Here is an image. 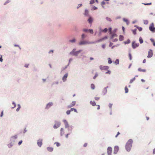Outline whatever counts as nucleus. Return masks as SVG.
Masks as SVG:
<instances>
[{
    "instance_id": "1",
    "label": "nucleus",
    "mask_w": 155,
    "mask_h": 155,
    "mask_svg": "<svg viewBox=\"0 0 155 155\" xmlns=\"http://www.w3.org/2000/svg\"><path fill=\"white\" fill-rule=\"evenodd\" d=\"M132 143L133 140L132 139L129 140L125 146V148L127 151H129L130 150Z\"/></svg>"
},
{
    "instance_id": "2",
    "label": "nucleus",
    "mask_w": 155,
    "mask_h": 155,
    "mask_svg": "<svg viewBox=\"0 0 155 155\" xmlns=\"http://www.w3.org/2000/svg\"><path fill=\"white\" fill-rule=\"evenodd\" d=\"M150 30L153 32H155V28L154 27V25L153 23H151L149 26Z\"/></svg>"
},
{
    "instance_id": "3",
    "label": "nucleus",
    "mask_w": 155,
    "mask_h": 155,
    "mask_svg": "<svg viewBox=\"0 0 155 155\" xmlns=\"http://www.w3.org/2000/svg\"><path fill=\"white\" fill-rule=\"evenodd\" d=\"M94 42H88L87 41H82L81 42H80L79 44L80 45H84V44H93L94 43Z\"/></svg>"
},
{
    "instance_id": "4",
    "label": "nucleus",
    "mask_w": 155,
    "mask_h": 155,
    "mask_svg": "<svg viewBox=\"0 0 155 155\" xmlns=\"http://www.w3.org/2000/svg\"><path fill=\"white\" fill-rule=\"evenodd\" d=\"M61 125V123L58 121H56L55 124L54 126L53 127L54 129H56L59 127Z\"/></svg>"
},
{
    "instance_id": "5",
    "label": "nucleus",
    "mask_w": 155,
    "mask_h": 155,
    "mask_svg": "<svg viewBox=\"0 0 155 155\" xmlns=\"http://www.w3.org/2000/svg\"><path fill=\"white\" fill-rule=\"evenodd\" d=\"M112 152V148L111 147H108L107 149V153L108 155H111Z\"/></svg>"
},
{
    "instance_id": "6",
    "label": "nucleus",
    "mask_w": 155,
    "mask_h": 155,
    "mask_svg": "<svg viewBox=\"0 0 155 155\" xmlns=\"http://www.w3.org/2000/svg\"><path fill=\"white\" fill-rule=\"evenodd\" d=\"M100 69L101 70H107L109 68V67L107 66H104L102 65H101L99 67Z\"/></svg>"
},
{
    "instance_id": "7",
    "label": "nucleus",
    "mask_w": 155,
    "mask_h": 155,
    "mask_svg": "<svg viewBox=\"0 0 155 155\" xmlns=\"http://www.w3.org/2000/svg\"><path fill=\"white\" fill-rule=\"evenodd\" d=\"M42 139H39L38 140L37 144L38 145L39 147H41L42 144Z\"/></svg>"
},
{
    "instance_id": "8",
    "label": "nucleus",
    "mask_w": 155,
    "mask_h": 155,
    "mask_svg": "<svg viewBox=\"0 0 155 155\" xmlns=\"http://www.w3.org/2000/svg\"><path fill=\"white\" fill-rule=\"evenodd\" d=\"M153 54V53L152 52V51L151 50H150L148 52V55L147 56V57L148 58H150L152 56Z\"/></svg>"
},
{
    "instance_id": "9",
    "label": "nucleus",
    "mask_w": 155,
    "mask_h": 155,
    "mask_svg": "<svg viewBox=\"0 0 155 155\" xmlns=\"http://www.w3.org/2000/svg\"><path fill=\"white\" fill-rule=\"evenodd\" d=\"M119 149V147L117 146H115L114 147V154H116L118 152Z\"/></svg>"
},
{
    "instance_id": "10",
    "label": "nucleus",
    "mask_w": 155,
    "mask_h": 155,
    "mask_svg": "<svg viewBox=\"0 0 155 155\" xmlns=\"http://www.w3.org/2000/svg\"><path fill=\"white\" fill-rule=\"evenodd\" d=\"M76 103V102L75 101H73L72 102V103L69 105H68L67 107L68 108H71L74 106Z\"/></svg>"
},
{
    "instance_id": "11",
    "label": "nucleus",
    "mask_w": 155,
    "mask_h": 155,
    "mask_svg": "<svg viewBox=\"0 0 155 155\" xmlns=\"http://www.w3.org/2000/svg\"><path fill=\"white\" fill-rule=\"evenodd\" d=\"M63 121L64 123L65 128H67L68 127H69V125L67 121L65 120H64Z\"/></svg>"
},
{
    "instance_id": "12",
    "label": "nucleus",
    "mask_w": 155,
    "mask_h": 155,
    "mask_svg": "<svg viewBox=\"0 0 155 155\" xmlns=\"http://www.w3.org/2000/svg\"><path fill=\"white\" fill-rule=\"evenodd\" d=\"M139 44H137L135 43V42H133L132 44V46L133 48H135L136 47H137L139 46Z\"/></svg>"
},
{
    "instance_id": "13",
    "label": "nucleus",
    "mask_w": 155,
    "mask_h": 155,
    "mask_svg": "<svg viewBox=\"0 0 155 155\" xmlns=\"http://www.w3.org/2000/svg\"><path fill=\"white\" fill-rule=\"evenodd\" d=\"M68 76V74H66L62 78V80L64 81H66L67 78Z\"/></svg>"
},
{
    "instance_id": "14",
    "label": "nucleus",
    "mask_w": 155,
    "mask_h": 155,
    "mask_svg": "<svg viewBox=\"0 0 155 155\" xmlns=\"http://www.w3.org/2000/svg\"><path fill=\"white\" fill-rule=\"evenodd\" d=\"M90 103L91 105H92L93 106H94L96 105V103L94 101H91L90 102Z\"/></svg>"
},
{
    "instance_id": "15",
    "label": "nucleus",
    "mask_w": 155,
    "mask_h": 155,
    "mask_svg": "<svg viewBox=\"0 0 155 155\" xmlns=\"http://www.w3.org/2000/svg\"><path fill=\"white\" fill-rule=\"evenodd\" d=\"M47 149L48 151L51 152L53 151V148L52 147H48L47 148Z\"/></svg>"
},
{
    "instance_id": "16",
    "label": "nucleus",
    "mask_w": 155,
    "mask_h": 155,
    "mask_svg": "<svg viewBox=\"0 0 155 155\" xmlns=\"http://www.w3.org/2000/svg\"><path fill=\"white\" fill-rule=\"evenodd\" d=\"M52 105H53V104L52 103H48L47 105L46 108H49L51 106H52Z\"/></svg>"
},
{
    "instance_id": "17",
    "label": "nucleus",
    "mask_w": 155,
    "mask_h": 155,
    "mask_svg": "<svg viewBox=\"0 0 155 155\" xmlns=\"http://www.w3.org/2000/svg\"><path fill=\"white\" fill-rule=\"evenodd\" d=\"M81 50H80L78 51H76V52H75L74 53V54L75 55H78V54L81 52Z\"/></svg>"
},
{
    "instance_id": "18",
    "label": "nucleus",
    "mask_w": 155,
    "mask_h": 155,
    "mask_svg": "<svg viewBox=\"0 0 155 155\" xmlns=\"http://www.w3.org/2000/svg\"><path fill=\"white\" fill-rule=\"evenodd\" d=\"M81 50H80L78 51H76V52H75L74 53V54L75 55H78V54L81 52Z\"/></svg>"
},
{
    "instance_id": "19",
    "label": "nucleus",
    "mask_w": 155,
    "mask_h": 155,
    "mask_svg": "<svg viewBox=\"0 0 155 155\" xmlns=\"http://www.w3.org/2000/svg\"><path fill=\"white\" fill-rule=\"evenodd\" d=\"M138 71L140 72H145L146 71L145 69H142L141 68H139L138 69Z\"/></svg>"
},
{
    "instance_id": "20",
    "label": "nucleus",
    "mask_w": 155,
    "mask_h": 155,
    "mask_svg": "<svg viewBox=\"0 0 155 155\" xmlns=\"http://www.w3.org/2000/svg\"><path fill=\"white\" fill-rule=\"evenodd\" d=\"M64 134V129L63 128H61V136L63 135Z\"/></svg>"
},
{
    "instance_id": "21",
    "label": "nucleus",
    "mask_w": 155,
    "mask_h": 155,
    "mask_svg": "<svg viewBox=\"0 0 155 155\" xmlns=\"http://www.w3.org/2000/svg\"><path fill=\"white\" fill-rule=\"evenodd\" d=\"M88 21L91 24L93 21V19L91 18L90 17L88 19Z\"/></svg>"
},
{
    "instance_id": "22",
    "label": "nucleus",
    "mask_w": 155,
    "mask_h": 155,
    "mask_svg": "<svg viewBox=\"0 0 155 155\" xmlns=\"http://www.w3.org/2000/svg\"><path fill=\"white\" fill-rule=\"evenodd\" d=\"M123 20L124 22H125L127 25L129 23V21H128V20L127 19L125 18H124L123 19Z\"/></svg>"
},
{
    "instance_id": "23",
    "label": "nucleus",
    "mask_w": 155,
    "mask_h": 155,
    "mask_svg": "<svg viewBox=\"0 0 155 155\" xmlns=\"http://www.w3.org/2000/svg\"><path fill=\"white\" fill-rule=\"evenodd\" d=\"M123 39H124V37L123 36L120 35L119 36V40H120V41H122L123 40Z\"/></svg>"
},
{
    "instance_id": "24",
    "label": "nucleus",
    "mask_w": 155,
    "mask_h": 155,
    "mask_svg": "<svg viewBox=\"0 0 155 155\" xmlns=\"http://www.w3.org/2000/svg\"><path fill=\"white\" fill-rule=\"evenodd\" d=\"M125 93H127L128 92V89L127 88V86H125Z\"/></svg>"
},
{
    "instance_id": "25",
    "label": "nucleus",
    "mask_w": 155,
    "mask_h": 155,
    "mask_svg": "<svg viewBox=\"0 0 155 155\" xmlns=\"http://www.w3.org/2000/svg\"><path fill=\"white\" fill-rule=\"evenodd\" d=\"M135 79H136L134 77L132 79H131L130 81V84L132 83L135 80Z\"/></svg>"
},
{
    "instance_id": "26",
    "label": "nucleus",
    "mask_w": 155,
    "mask_h": 155,
    "mask_svg": "<svg viewBox=\"0 0 155 155\" xmlns=\"http://www.w3.org/2000/svg\"><path fill=\"white\" fill-rule=\"evenodd\" d=\"M151 41L153 43V46H155V42L154 41V40L153 39L151 38L150 39Z\"/></svg>"
},
{
    "instance_id": "27",
    "label": "nucleus",
    "mask_w": 155,
    "mask_h": 155,
    "mask_svg": "<svg viewBox=\"0 0 155 155\" xmlns=\"http://www.w3.org/2000/svg\"><path fill=\"white\" fill-rule=\"evenodd\" d=\"M91 88L93 90L94 89L95 86L94 84H91Z\"/></svg>"
},
{
    "instance_id": "28",
    "label": "nucleus",
    "mask_w": 155,
    "mask_h": 155,
    "mask_svg": "<svg viewBox=\"0 0 155 155\" xmlns=\"http://www.w3.org/2000/svg\"><path fill=\"white\" fill-rule=\"evenodd\" d=\"M112 62L111 59L109 58L108 59V63L109 64H111Z\"/></svg>"
},
{
    "instance_id": "29",
    "label": "nucleus",
    "mask_w": 155,
    "mask_h": 155,
    "mask_svg": "<svg viewBox=\"0 0 155 155\" xmlns=\"http://www.w3.org/2000/svg\"><path fill=\"white\" fill-rule=\"evenodd\" d=\"M139 41H140V43H141V44L143 42V39H142V38L141 37L140 38Z\"/></svg>"
},
{
    "instance_id": "30",
    "label": "nucleus",
    "mask_w": 155,
    "mask_h": 155,
    "mask_svg": "<svg viewBox=\"0 0 155 155\" xmlns=\"http://www.w3.org/2000/svg\"><path fill=\"white\" fill-rule=\"evenodd\" d=\"M106 18L107 21H112L110 18H108V17H106Z\"/></svg>"
},
{
    "instance_id": "31",
    "label": "nucleus",
    "mask_w": 155,
    "mask_h": 155,
    "mask_svg": "<svg viewBox=\"0 0 155 155\" xmlns=\"http://www.w3.org/2000/svg\"><path fill=\"white\" fill-rule=\"evenodd\" d=\"M148 21L147 20H144L143 21V23L145 24H147L148 23Z\"/></svg>"
},
{
    "instance_id": "32",
    "label": "nucleus",
    "mask_w": 155,
    "mask_h": 155,
    "mask_svg": "<svg viewBox=\"0 0 155 155\" xmlns=\"http://www.w3.org/2000/svg\"><path fill=\"white\" fill-rule=\"evenodd\" d=\"M107 30L108 29H107V28H105L104 30H103L102 31L104 32H106L107 31Z\"/></svg>"
},
{
    "instance_id": "33",
    "label": "nucleus",
    "mask_w": 155,
    "mask_h": 155,
    "mask_svg": "<svg viewBox=\"0 0 155 155\" xmlns=\"http://www.w3.org/2000/svg\"><path fill=\"white\" fill-rule=\"evenodd\" d=\"M115 63L116 64H118L119 63V60L118 59H116L115 61Z\"/></svg>"
},
{
    "instance_id": "34",
    "label": "nucleus",
    "mask_w": 155,
    "mask_h": 155,
    "mask_svg": "<svg viewBox=\"0 0 155 155\" xmlns=\"http://www.w3.org/2000/svg\"><path fill=\"white\" fill-rule=\"evenodd\" d=\"M105 2L104 1H102L101 2V5H102V7L103 8H104V7L103 6V5H104L105 4Z\"/></svg>"
},
{
    "instance_id": "35",
    "label": "nucleus",
    "mask_w": 155,
    "mask_h": 155,
    "mask_svg": "<svg viewBox=\"0 0 155 155\" xmlns=\"http://www.w3.org/2000/svg\"><path fill=\"white\" fill-rule=\"evenodd\" d=\"M94 0H91V1L90 2V4H92L94 3Z\"/></svg>"
},
{
    "instance_id": "36",
    "label": "nucleus",
    "mask_w": 155,
    "mask_h": 155,
    "mask_svg": "<svg viewBox=\"0 0 155 155\" xmlns=\"http://www.w3.org/2000/svg\"><path fill=\"white\" fill-rule=\"evenodd\" d=\"M100 99V97H95L94 98V99L96 101H98Z\"/></svg>"
},
{
    "instance_id": "37",
    "label": "nucleus",
    "mask_w": 155,
    "mask_h": 155,
    "mask_svg": "<svg viewBox=\"0 0 155 155\" xmlns=\"http://www.w3.org/2000/svg\"><path fill=\"white\" fill-rule=\"evenodd\" d=\"M69 41L71 42H74L75 41V39L74 38L72 40H70Z\"/></svg>"
},
{
    "instance_id": "38",
    "label": "nucleus",
    "mask_w": 155,
    "mask_h": 155,
    "mask_svg": "<svg viewBox=\"0 0 155 155\" xmlns=\"http://www.w3.org/2000/svg\"><path fill=\"white\" fill-rule=\"evenodd\" d=\"M88 31L91 34L93 33V30L92 29H89Z\"/></svg>"
},
{
    "instance_id": "39",
    "label": "nucleus",
    "mask_w": 155,
    "mask_h": 155,
    "mask_svg": "<svg viewBox=\"0 0 155 155\" xmlns=\"http://www.w3.org/2000/svg\"><path fill=\"white\" fill-rule=\"evenodd\" d=\"M55 143L56 144V145L57 147H59L60 145V143L58 142H55Z\"/></svg>"
},
{
    "instance_id": "40",
    "label": "nucleus",
    "mask_w": 155,
    "mask_h": 155,
    "mask_svg": "<svg viewBox=\"0 0 155 155\" xmlns=\"http://www.w3.org/2000/svg\"><path fill=\"white\" fill-rule=\"evenodd\" d=\"M98 76V74L97 73H96L95 76L93 77V78L94 79H95Z\"/></svg>"
},
{
    "instance_id": "41",
    "label": "nucleus",
    "mask_w": 155,
    "mask_h": 155,
    "mask_svg": "<svg viewBox=\"0 0 155 155\" xmlns=\"http://www.w3.org/2000/svg\"><path fill=\"white\" fill-rule=\"evenodd\" d=\"M143 4L145 5H151L152 3L150 2V3H143Z\"/></svg>"
},
{
    "instance_id": "42",
    "label": "nucleus",
    "mask_w": 155,
    "mask_h": 155,
    "mask_svg": "<svg viewBox=\"0 0 155 155\" xmlns=\"http://www.w3.org/2000/svg\"><path fill=\"white\" fill-rule=\"evenodd\" d=\"M104 39V38H102V39H100L98 40L97 41V42H101V41H103Z\"/></svg>"
},
{
    "instance_id": "43",
    "label": "nucleus",
    "mask_w": 155,
    "mask_h": 155,
    "mask_svg": "<svg viewBox=\"0 0 155 155\" xmlns=\"http://www.w3.org/2000/svg\"><path fill=\"white\" fill-rule=\"evenodd\" d=\"M12 146V143H10V144L8 145V146L9 148H10Z\"/></svg>"
},
{
    "instance_id": "44",
    "label": "nucleus",
    "mask_w": 155,
    "mask_h": 155,
    "mask_svg": "<svg viewBox=\"0 0 155 155\" xmlns=\"http://www.w3.org/2000/svg\"><path fill=\"white\" fill-rule=\"evenodd\" d=\"M12 137V138H13V139H17V136L16 135H15V136H13Z\"/></svg>"
},
{
    "instance_id": "45",
    "label": "nucleus",
    "mask_w": 155,
    "mask_h": 155,
    "mask_svg": "<svg viewBox=\"0 0 155 155\" xmlns=\"http://www.w3.org/2000/svg\"><path fill=\"white\" fill-rule=\"evenodd\" d=\"M71 112V111L70 110H68L66 112V114L67 115H69L70 114Z\"/></svg>"
},
{
    "instance_id": "46",
    "label": "nucleus",
    "mask_w": 155,
    "mask_h": 155,
    "mask_svg": "<svg viewBox=\"0 0 155 155\" xmlns=\"http://www.w3.org/2000/svg\"><path fill=\"white\" fill-rule=\"evenodd\" d=\"M129 58H130V60H132V56H131V54L130 53L129 54Z\"/></svg>"
},
{
    "instance_id": "47",
    "label": "nucleus",
    "mask_w": 155,
    "mask_h": 155,
    "mask_svg": "<svg viewBox=\"0 0 155 155\" xmlns=\"http://www.w3.org/2000/svg\"><path fill=\"white\" fill-rule=\"evenodd\" d=\"M92 9L93 10H96L97 9V8L95 6H94L92 7Z\"/></svg>"
},
{
    "instance_id": "48",
    "label": "nucleus",
    "mask_w": 155,
    "mask_h": 155,
    "mask_svg": "<svg viewBox=\"0 0 155 155\" xmlns=\"http://www.w3.org/2000/svg\"><path fill=\"white\" fill-rule=\"evenodd\" d=\"M22 142V140H21L20 141H19L18 143V145H20L21 144Z\"/></svg>"
},
{
    "instance_id": "49",
    "label": "nucleus",
    "mask_w": 155,
    "mask_h": 155,
    "mask_svg": "<svg viewBox=\"0 0 155 155\" xmlns=\"http://www.w3.org/2000/svg\"><path fill=\"white\" fill-rule=\"evenodd\" d=\"M20 107H21L20 106H19V105H18V107L17 109H16V111H18V110H19V109L20 108Z\"/></svg>"
},
{
    "instance_id": "50",
    "label": "nucleus",
    "mask_w": 155,
    "mask_h": 155,
    "mask_svg": "<svg viewBox=\"0 0 155 155\" xmlns=\"http://www.w3.org/2000/svg\"><path fill=\"white\" fill-rule=\"evenodd\" d=\"M110 73H111V72L110 71H108L107 72H106V74H110Z\"/></svg>"
},
{
    "instance_id": "51",
    "label": "nucleus",
    "mask_w": 155,
    "mask_h": 155,
    "mask_svg": "<svg viewBox=\"0 0 155 155\" xmlns=\"http://www.w3.org/2000/svg\"><path fill=\"white\" fill-rule=\"evenodd\" d=\"M81 37H82V38H85V35L84 34H83L82 35V36H81Z\"/></svg>"
},
{
    "instance_id": "52",
    "label": "nucleus",
    "mask_w": 155,
    "mask_h": 155,
    "mask_svg": "<svg viewBox=\"0 0 155 155\" xmlns=\"http://www.w3.org/2000/svg\"><path fill=\"white\" fill-rule=\"evenodd\" d=\"M10 2V1L9 0H7V1H6L4 5L6 4L7 3L9 2Z\"/></svg>"
},
{
    "instance_id": "53",
    "label": "nucleus",
    "mask_w": 155,
    "mask_h": 155,
    "mask_svg": "<svg viewBox=\"0 0 155 155\" xmlns=\"http://www.w3.org/2000/svg\"><path fill=\"white\" fill-rule=\"evenodd\" d=\"M116 36V34H115V35H112L111 36V39H112V38H114V36Z\"/></svg>"
},
{
    "instance_id": "54",
    "label": "nucleus",
    "mask_w": 155,
    "mask_h": 155,
    "mask_svg": "<svg viewBox=\"0 0 155 155\" xmlns=\"http://www.w3.org/2000/svg\"><path fill=\"white\" fill-rule=\"evenodd\" d=\"M97 110H99L100 109V105H97Z\"/></svg>"
},
{
    "instance_id": "55",
    "label": "nucleus",
    "mask_w": 155,
    "mask_h": 155,
    "mask_svg": "<svg viewBox=\"0 0 155 155\" xmlns=\"http://www.w3.org/2000/svg\"><path fill=\"white\" fill-rule=\"evenodd\" d=\"M82 5L81 4H79L78 5V6L77 7V8H79V7H81Z\"/></svg>"
},
{
    "instance_id": "56",
    "label": "nucleus",
    "mask_w": 155,
    "mask_h": 155,
    "mask_svg": "<svg viewBox=\"0 0 155 155\" xmlns=\"http://www.w3.org/2000/svg\"><path fill=\"white\" fill-rule=\"evenodd\" d=\"M120 134V133H119V132H117V134L116 135V136H115V137H117V136H118L119 134Z\"/></svg>"
},
{
    "instance_id": "57",
    "label": "nucleus",
    "mask_w": 155,
    "mask_h": 155,
    "mask_svg": "<svg viewBox=\"0 0 155 155\" xmlns=\"http://www.w3.org/2000/svg\"><path fill=\"white\" fill-rule=\"evenodd\" d=\"M87 146V143H84V147H86Z\"/></svg>"
},
{
    "instance_id": "58",
    "label": "nucleus",
    "mask_w": 155,
    "mask_h": 155,
    "mask_svg": "<svg viewBox=\"0 0 155 155\" xmlns=\"http://www.w3.org/2000/svg\"><path fill=\"white\" fill-rule=\"evenodd\" d=\"M133 33L134 35H135L136 34V31L135 30H133Z\"/></svg>"
},
{
    "instance_id": "59",
    "label": "nucleus",
    "mask_w": 155,
    "mask_h": 155,
    "mask_svg": "<svg viewBox=\"0 0 155 155\" xmlns=\"http://www.w3.org/2000/svg\"><path fill=\"white\" fill-rule=\"evenodd\" d=\"M109 31L110 32V33H111V30H112V28H110L109 29Z\"/></svg>"
},
{
    "instance_id": "60",
    "label": "nucleus",
    "mask_w": 155,
    "mask_h": 155,
    "mask_svg": "<svg viewBox=\"0 0 155 155\" xmlns=\"http://www.w3.org/2000/svg\"><path fill=\"white\" fill-rule=\"evenodd\" d=\"M83 31L85 32H87V31H88V30L86 29H84Z\"/></svg>"
},
{
    "instance_id": "61",
    "label": "nucleus",
    "mask_w": 155,
    "mask_h": 155,
    "mask_svg": "<svg viewBox=\"0 0 155 155\" xmlns=\"http://www.w3.org/2000/svg\"><path fill=\"white\" fill-rule=\"evenodd\" d=\"M102 47L103 48H105V45H102Z\"/></svg>"
},
{
    "instance_id": "62",
    "label": "nucleus",
    "mask_w": 155,
    "mask_h": 155,
    "mask_svg": "<svg viewBox=\"0 0 155 155\" xmlns=\"http://www.w3.org/2000/svg\"><path fill=\"white\" fill-rule=\"evenodd\" d=\"M112 104H109V106L110 108H111L112 107Z\"/></svg>"
},
{
    "instance_id": "63",
    "label": "nucleus",
    "mask_w": 155,
    "mask_h": 155,
    "mask_svg": "<svg viewBox=\"0 0 155 155\" xmlns=\"http://www.w3.org/2000/svg\"><path fill=\"white\" fill-rule=\"evenodd\" d=\"M3 111H2L1 114L0 115V116L1 117H2V116H3Z\"/></svg>"
},
{
    "instance_id": "64",
    "label": "nucleus",
    "mask_w": 155,
    "mask_h": 155,
    "mask_svg": "<svg viewBox=\"0 0 155 155\" xmlns=\"http://www.w3.org/2000/svg\"><path fill=\"white\" fill-rule=\"evenodd\" d=\"M146 62V60L145 59H144L143 61V63H144Z\"/></svg>"
}]
</instances>
